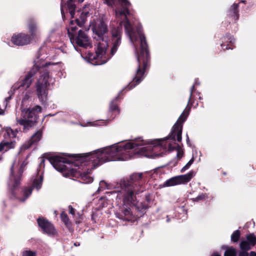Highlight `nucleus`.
I'll use <instances>...</instances> for the list:
<instances>
[{
	"mask_svg": "<svg viewBox=\"0 0 256 256\" xmlns=\"http://www.w3.org/2000/svg\"><path fill=\"white\" fill-rule=\"evenodd\" d=\"M132 143H120L98 150L92 152L79 154L72 162H66L58 156L50 157L48 160L54 168L65 177L79 178L84 184L92 182V170L102 164L112 160H126L130 158L129 152L136 150Z\"/></svg>",
	"mask_w": 256,
	"mask_h": 256,
	"instance_id": "obj_1",
	"label": "nucleus"
},
{
	"mask_svg": "<svg viewBox=\"0 0 256 256\" xmlns=\"http://www.w3.org/2000/svg\"><path fill=\"white\" fill-rule=\"evenodd\" d=\"M190 110V108L186 107L179 117L176 123L174 126L170 135L163 139H156L153 140H144L140 138L126 142L127 143L136 142L137 144H132L136 148V150L129 152L130 158L136 155L144 156L149 158H156L162 156V152L157 154L156 150L159 147L170 152L174 150L176 151V156L178 158L183 155L182 148L176 142L182 140V123L186 119Z\"/></svg>",
	"mask_w": 256,
	"mask_h": 256,
	"instance_id": "obj_2",
	"label": "nucleus"
},
{
	"mask_svg": "<svg viewBox=\"0 0 256 256\" xmlns=\"http://www.w3.org/2000/svg\"><path fill=\"white\" fill-rule=\"evenodd\" d=\"M142 173L134 174L130 176L128 180H120L114 184H108L104 180H101L98 191L100 192L105 189H114V191L108 194L116 197L118 204L128 207L124 210L126 216L130 215V207L137 205L138 202L136 195L142 192L144 190L142 186Z\"/></svg>",
	"mask_w": 256,
	"mask_h": 256,
	"instance_id": "obj_3",
	"label": "nucleus"
},
{
	"mask_svg": "<svg viewBox=\"0 0 256 256\" xmlns=\"http://www.w3.org/2000/svg\"><path fill=\"white\" fill-rule=\"evenodd\" d=\"M50 64H51L50 62H42L40 63L38 61L36 62L34 68L25 78L22 80L17 82L12 85L8 92L10 96L5 98L6 104L10 100L12 96L16 90L22 92L26 90L30 86L32 82V78L37 70L40 72V74L36 84V94L42 102H44L46 98L48 86L54 82V79L50 76L47 69L46 68Z\"/></svg>",
	"mask_w": 256,
	"mask_h": 256,
	"instance_id": "obj_4",
	"label": "nucleus"
},
{
	"mask_svg": "<svg viewBox=\"0 0 256 256\" xmlns=\"http://www.w3.org/2000/svg\"><path fill=\"white\" fill-rule=\"evenodd\" d=\"M94 38L96 42V54L88 53L86 58L89 62L94 65H100L105 64L110 57L106 54V50L108 46V28L106 24L102 21L98 26L93 28Z\"/></svg>",
	"mask_w": 256,
	"mask_h": 256,
	"instance_id": "obj_5",
	"label": "nucleus"
},
{
	"mask_svg": "<svg viewBox=\"0 0 256 256\" xmlns=\"http://www.w3.org/2000/svg\"><path fill=\"white\" fill-rule=\"evenodd\" d=\"M87 14V12H82L81 14L80 20L76 18L75 20H72L70 22L68 28V32L70 42L74 46L76 45L84 48L91 46L90 40L84 32L80 30L77 37L74 38V32H76V24L80 27L82 26L85 22L84 17Z\"/></svg>",
	"mask_w": 256,
	"mask_h": 256,
	"instance_id": "obj_6",
	"label": "nucleus"
},
{
	"mask_svg": "<svg viewBox=\"0 0 256 256\" xmlns=\"http://www.w3.org/2000/svg\"><path fill=\"white\" fill-rule=\"evenodd\" d=\"M41 111V107L35 106L32 109H23L20 112L16 114L17 122L24 126V129H28L34 125L36 120V114Z\"/></svg>",
	"mask_w": 256,
	"mask_h": 256,
	"instance_id": "obj_7",
	"label": "nucleus"
},
{
	"mask_svg": "<svg viewBox=\"0 0 256 256\" xmlns=\"http://www.w3.org/2000/svg\"><path fill=\"white\" fill-rule=\"evenodd\" d=\"M43 176L42 172L38 173V175L32 179V186L24 188L22 191V196L18 198L20 201L24 202L31 194L32 189L35 188L39 190L42 184Z\"/></svg>",
	"mask_w": 256,
	"mask_h": 256,
	"instance_id": "obj_8",
	"label": "nucleus"
},
{
	"mask_svg": "<svg viewBox=\"0 0 256 256\" xmlns=\"http://www.w3.org/2000/svg\"><path fill=\"white\" fill-rule=\"evenodd\" d=\"M194 175V172L191 171L186 174L172 177L166 180L163 184V186H172L178 184H186L192 178Z\"/></svg>",
	"mask_w": 256,
	"mask_h": 256,
	"instance_id": "obj_9",
	"label": "nucleus"
},
{
	"mask_svg": "<svg viewBox=\"0 0 256 256\" xmlns=\"http://www.w3.org/2000/svg\"><path fill=\"white\" fill-rule=\"evenodd\" d=\"M11 40L15 45L24 46L30 44L32 40L29 35L24 33H20L14 34Z\"/></svg>",
	"mask_w": 256,
	"mask_h": 256,
	"instance_id": "obj_10",
	"label": "nucleus"
},
{
	"mask_svg": "<svg viewBox=\"0 0 256 256\" xmlns=\"http://www.w3.org/2000/svg\"><path fill=\"white\" fill-rule=\"evenodd\" d=\"M38 222L40 227L42 230L44 232L50 236H54L56 234V231L53 226L48 220L42 218L38 220Z\"/></svg>",
	"mask_w": 256,
	"mask_h": 256,
	"instance_id": "obj_11",
	"label": "nucleus"
},
{
	"mask_svg": "<svg viewBox=\"0 0 256 256\" xmlns=\"http://www.w3.org/2000/svg\"><path fill=\"white\" fill-rule=\"evenodd\" d=\"M22 173V168L19 170V172L17 175L14 174V166H13L11 168L10 170V181L8 182V186H12L13 188H16L18 186L20 183V177Z\"/></svg>",
	"mask_w": 256,
	"mask_h": 256,
	"instance_id": "obj_12",
	"label": "nucleus"
},
{
	"mask_svg": "<svg viewBox=\"0 0 256 256\" xmlns=\"http://www.w3.org/2000/svg\"><path fill=\"white\" fill-rule=\"evenodd\" d=\"M42 136V132L40 130L36 132L32 136L30 140L28 142V143L23 144L20 148V152L25 150L29 148L32 145L38 142L40 140Z\"/></svg>",
	"mask_w": 256,
	"mask_h": 256,
	"instance_id": "obj_13",
	"label": "nucleus"
},
{
	"mask_svg": "<svg viewBox=\"0 0 256 256\" xmlns=\"http://www.w3.org/2000/svg\"><path fill=\"white\" fill-rule=\"evenodd\" d=\"M28 28L30 33V37L33 40L37 37L39 32L36 23L35 21L30 20L28 22Z\"/></svg>",
	"mask_w": 256,
	"mask_h": 256,
	"instance_id": "obj_14",
	"label": "nucleus"
},
{
	"mask_svg": "<svg viewBox=\"0 0 256 256\" xmlns=\"http://www.w3.org/2000/svg\"><path fill=\"white\" fill-rule=\"evenodd\" d=\"M14 142H8L4 140L0 143V152H6L11 148H14Z\"/></svg>",
	"mask_w": 256,
	"mask_h": 256,
	"instance_id": "obj_15",
	"label": "nucleus"
},
{
	"mask_svg": "<svg viewBox=\"0 0 256 256\" xmlns=\"http://www.w3.org/2000/svg\"><path fill=\"white\" fill-rule=\"evenodd\" d=\"M73 0H68V8L70 12V14L72 18H74V10L76 8V5L72 2Z\"/></svg>",
	"mask_w": 256,
	"mask_h": 256,
	"instance_id": "obj_16",
	"label": "nucleus"
},
{
	"mask_svg": "<svg viewBox=\"0 0 256 256\" xmlns=\"http://www.w3.org/2000/svg\"><path fill=\"white\" fill-rule=\"evenodd\" d=\"M238 4H234L233 5L231 6L230 8V11L234 14V18L236 20H237L238 18Z\"/></svg>",
	"mask_w": 256,
	"mask_h": 256,
	"instance_id": "obj_17",
	"label": "nucleus"
},
{
	"mask_svg": "<svg viewBox=\"0 0 256 256\" xmlns=\"http://www.w3.org/2000/svg\"><path fill=\"white\" fill-rule=\"evenodd\" d=\"M252 246L246 240H242L240 244V248L242 250L248 251L250 249Z\"/></svg>",
	"mask_w": 256,
	"mask_h": 256,
	"instance_id": "obj_18",
	"label": "nucleus"
},
{
	"mask_svg": "<svg viewBox=\"0 0 256 256\" xmlns=\"http://www.w3.org/2000/svg\"><path fill=\"white\" fill-rule=\"evenodd\" d=\"M247 242L252 246L256 244V238L252 234H248L246 237Z\"/></svg>",
	"mask_w": 256,
	"mask_h": 256,
	"instance_id": "obj_19",
	"label": "nucleus"
},
{
	"mask_svg": "<svg viewBox=\"0 0 256 256\" xmlns=\"http://www.w3.org/2000/svg\"><path fill=\"white\" fill-rule=\"evenodd\" d=\"M224 256H236V250L232 248H230L225 252Z\"/></svg>",
	"mask_w": 256,
	"mask_h": 256,
	"instance_id": "obj_20",
	"label": "nucleus"
},
{
	"mask_svg": "<svg viewBox=\"0 0 256 256\" xmlns=\"http://www.w3.org/2000/svg\"><path fill=\"white\" fill-rule=\"evenodd\" d=\"M6 132L7 135L10 138H15L18 132L16 130L14 131L10 128H7L6 129Z\"/></svg>",
	"mask_w": 256,
	"mask_h": 256,
	"instance_id": "obj_21",
	"label": "nucleus"
},
{
	"mask_svg": "<svg viewBox=\"0 0 256 256\" xmlns=\"http://www.w3.org/2000/svg\"><path fill=\"white\" fill-rule=\"evenodd\" d=\"M240 236V232L238 230L234 231L231 236V240L234 242H237Z\"/></svg>",
	"mask_w": 256,
	"mask_h": 256,
	"instance_id": "obj_22",
	"label": "nucleus"
},
{
	"mask_svg": "<svg viewBox=\"0 0 256 256\" xmlns=\"http://www.w3.org/2000/svg\"><path fill=\"white\" fill-rule=\"evenodd\" d=\"M194 158H192L190 161L182 168L181 172H184L188 170L194 162Z\"/></svg>",
	"mask_w": 256,
	"mask_h": 256,
	"instance_id": "obj_23",
	"label": "nucleus"
},
{
	"mask_svg": "<svg viewBox=\"0 0 256 256\" xmlns=\"http://www.w3.org/2000/svg\"><path fill=\"white\" fill-rule=\"evenodd\" d=\"M207 197L206 194H202L198 196L196 198H193V201L198 202L204 200Z\"/></svg>",
	"mask_w": 256,
	"mask_h": 256,
	"instance_id": "obj_24",
	"label": "nucleus"
},
{
	"mask_svg": "<svg viewBox=\"0 0 256 256\" xmlns=\"http://www.w3.org/2000/svg\"><path fill=\"white\" fill-rule=\"evenodd\" d=\"M61 218L62 220L64 222L65 224L68 225L69 223L68 218L67 215L64 213L62 212L61 214Z\"/></svg>",
	"mask_w": 256,
	"mask_h": 256,
	"instance_id": "obj_25",
	"label": "nucleus"
},
{
	"mask_svg": "<svg viewBox=\"0 0 256 256\" xmlns=\"http://www.w3.org/2000/svg\"><path fill=\"white\" fill-rule=\"evenodd\" d=\"M106 122L104 121H97V122H90V124L88 126H100L102 124H105ZM88 125H84L83 126H88Z\"/></svg>",
	"mask_w": 256,
	"mask_h": 256,
	"instance_id": "obj_26",
	"label": "nucleus"
},
{
	"mask_svg": "<svg viewBox=\"0 0 256 256\" xmlns=\"http://www.w3.org/2000/svg\"><path fill=\"white\" fill-rule=\"evenodd\" d=\"M22 256H36V254L30 250H25L22 252Z\"/></svg>",
	"mask_w": 256,
	"mask_h": 256,
	"instance_id": "obj_27",
	"label": "nucleus"
},
{
	"mask_svg": "<svg viewBox=\"0 0 256 256\" xmlns=\"http://www.w3.org/2000/svg\"><path fill=\"white\" fill-rule=\"evenodd\" d=\"M26 164H24V162H23V163L21 164V166H20V168H18V170H16V168H15V163H14V164H12V166H14V174L15 175H17V174H18V172H19V170L20 169V168H22V170L23 171V169H22V168H24V167L26 165Z\"/></svg>",
	"mask_w": 256,
	"mask_h": 256,
	"instance_id": "obj_28",
	"label": "nucleus"
},
{
	"mask_svg": "<svg viewBox=\"0 0 256 256\" xmlns=\"http://www.w3.org/2000/svg\"><path fill=\"white\" fill-rule=\"evenodd\" d=\"M30 97V92H26L25 93V94H24V97H23V98L22 99V103H24V102L27 100Z\"/></svg>",
	"mask_w": 256,
	"mask_h": 256,
	"instance_id": "obj_29",
	"label": "nucleus"
},
{
	"mask_svg": "<svg viewBox=\"0 0 256 256\" xmlns=\"http://www.w3.org/2000/svg\"><path fill=\"white\" fill-rule=\"evenodd\" d=\"M110 110L112 112L117 111V114L119 113V110L116 104H111L110 106Z\"/></svg>",
	"mask_w": 256,
	"mask_h": 256,
	"instance_id": "obj_30",
	"label": "nucleus"
},
{
	"mask_svg": "<svg viewBox=\"0 0 256 256\" xmlns=\"http://www.w3.org/2000/svg\"><path fill=\"white\" fill-rule=\"evenodd\" d=\"M104 2L108 6H112L114 2V0H103Z\"/></svg>",
	"mask_w": 256,
	"mask_h": 256,
	"instance_id": "obj_31",
	"label": "nucleus"
},
{
	"mask_svg": "<svg viewBox=\"0 0 256 256\" xmlns=\"http://www.w3.org/2000/svg\"><path fill=\"white\" fill-rule=\"evenodd\" d=\"M239 256H248V254L246 251L242 250L239 254Z\"/></svg>",
	"mask_w": 256,
	"mask_h": 256,
	"instance_id": "obj_32",
	"label": "nucleus"
},
{
	"mask_svg": "<svg viewBox=\"0 0 256 256\" xmlns=\"http://www.w3.org/2000/svg\"><path fill=\"white\" fill-rule=\"evenodd\" d=\"M68 209L70 210V213L72 215H74L75 212V210L71 206H68Z\"/></svg>",
	"mask_w": 256,
	"mask_h": 256,
	"instance_id": "obj_33",
	"label": "nucleus"
},
{
	"mask_svg": "<svg viewBox=\"0 0 256 256\" xmlns=\"http://www.w3.org/2000/svg\"><path fill=\"white\" fill-rule=\"evenodd\" d=\"M61 13L62 17L64 16V6L62 3V0L61 7H60Z\"/></svg>",
	"mask_w": 256,
	"mask_h": 256,
	"instance_id": "obj_34",
	"label": "nucleus"
},
{
	"mask_svg": "<svg viewBox=\"0 0 256 256\" xmlns=\"http://www.w3.org/2000/svg\"><path fill=\"white\" fill-rule=\"evenodd\" d=\"M44 158H41L40 163V168L44 167Z\"/></svg>",
	"mask_w": 256,
	"mask_h": 256,
	"instance_id": "obj_35",
	"label": "nucleus"
},
{
	"mask_svg": "<svg viewBox=\"0 0 256 256\" xmlns=\"http://www.w3.org/2000/svg\"><path fill=\"white\" fill-rule=\"evenodd\" d=\"M194 86L193 85L192 86L191 88V90H190V98H189V101L190 100L191 98V97H192V92H193L194 90Z\"/></svg>",
	"mask_w": 256,
	"mask_h": 256,
	"instance_id": "obj_36",
	"label": "nucleus"
},
{
	"mask_svg": "<svg viewBox=\"0 0 256 256\" xmlns=\"http://www.w3.org/2000/svg\"><path fill=\"white\" fill-rule=\"evenodd\" d=\"M250 256H256V252H251L250 254Z\"/></svg>",
	"mask_w": 256,
	"mask_h": 256,
	"instance_id": "obj_37",
	"label": "nucleus"
},
{
	"mask_svg": "<svg viewBox=\"0 0 256 256\" xmlns=\"http://www.w3.org/2000/svg\"><path fill=\"white\" fill-rule=\"evenodd\" d=\"M221 46H222V48L224 50V49H227L228 50V49L230 48V47L228 48V46H226V48H224L225 46H226L224 44H222Z\"/></svg>",
	"mask_w": 256,
	"mask_h": 256,
	"instance_id": "obj_38",
	"label": "nucleus"
},
{
	"mask_svg": "<svg viewBox=\"0 0 256 256\" xmlns=\"http://www.w3.org/2000/svg\"><path fill=\"white\" fill-rule=\"evenodd\" d=\"M4 113V111L2 110L0 108V114H2Z\"/></svg>",
	"mask_w": 256,
	"mask_h": 256,
	"instance_id": "obj_39",
	"label": "nucleus"
},
{
	"mask_svg": "<svg viewBox=\"0 0 256 256\" xmlns=\"http://www.w3.org/2000/svg\"><path fill=\"white\" fill-rule=\"evenodd\" d=\"M212 256H220L217 254H214Z\"/></svg>",
	"mask_w": 256,
	"mask_h": 256,
	"instance_id": "obj_40",
	"label": "nucleus"
},
{
	"mask_svg": "<svg viewBox=\"0 0 256 256\" xmlns=\"http://www.w3.org/2000/svg\"><path fill=\"white\" fill-rule=\"evenodd\" d=\"M186 137H187L186 140H187V142H189V138H188V135H186Z\"/></svg>",
	"mask_w": 256,
	"mask_h": 256,
	"instance_id": "obj_41",
	"label": "nucleus"
},
{
	"mask_svg": "<svg viewBox=\"0 0 256 256\" xmlns=\"http://www.w3.org/2000/svg\"><path fill=\"white\" fill-rule=\"evenodd\" d=\"M166 221H167L168 222L170 221V219H169V218H167V220H166Z\"/></svg>",
	"mask_w": 256,
	"mask_h": 256,
	"instance_id": "obj_42",
	"label": "nucleus"
},
{
	"mask_svg": "<svg viewBox=\"0 0 256 256\" xmlns=\"http://www.w3.org/2000/svg\"><path fill=\"white\" fill-rule=\"evenodd\" d=\"M230 42H232V40H230Z\"/></svg>",
	"mask_w": 256,
	"mask_h": 256,
	"instance_id": "obj_43",
	"label": "nucleus"
}]
</instances>
